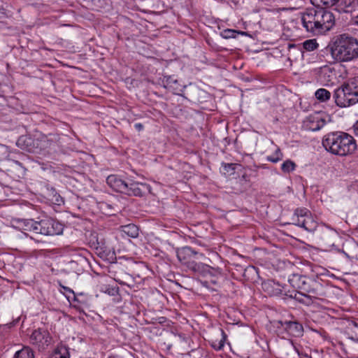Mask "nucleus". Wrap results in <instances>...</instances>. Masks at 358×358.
Masks as SVG:
<instances>
[{
	"label": "nucleus",
	"instance_id": "37",
	"mask_svg": "<svg viewBox=\"0 0 358 358\" xmlns=\"http://www.w3.org/2000/svg\"><path fill=\"white\" fill-rule=\"evenodd\" d=\"M108 358H116V357L114 356H111V357H109Z\"/></svg>",
	"mask_w": 358,
	"mask_h": 358
},
{
	"label": "nucleus",
	"instance_id": "15",
	"mask_svg": "<svg viewBox=\"0 0 358 358\" xmlns=\"http://www.w3.org/2000/svg\"><path fill=\"white\" fill-rule=\"evenodd\" d=\"M106 182L115 191L124 194L128 182L123 180L117 175H110L106 178Z\"/></svg>",
	"mask_w": 358,
	"mask_h": 358
},
{
	"label": "nucleus",
	"instance_id": "23",
	"mask_svg": "<svg viewBox=\"0 0 358 358\" xmlns=\"http://www.w3.org/2000/svg\"><path fill=\"white\" fill-rule=\"evenodd\" d=\"M344 84L355 95L357 94L356 96L358 99V77L352 78Z\"/></svg>",
	"mask_w": 358,
	"mask_h": 358
},
{
	"label": "nucleus",
	"instance_id": "6",
	"mask_svg": "<svg viewBox=\"0 0 358 358\" xmlns=\"http://www.w3.org/2000/svg\"><path fill=\"white\" fill-rule=\"evenodd\" d=\"M36 234L45 236H55L62 233L63 225L58 221L52 218H45L36 221Z\"/></svg>",
	"mask_w": 358,
	"mask_h": 358
},
{
	"label": "nucleus",
	"instance_id": "4",
	"mask_svg": "<svg viewBox=\"0 0 358 358\" xmlns=\"http://www.w3.org/2000/svg\"><path fill=\"white\" fill-rule=\"evenodd\" d=\"M177 256L182 264L194 273H203L209 268L206 264L196 262L195 259H199L197 256L202 257L203 255L199 254L190 247L183 248L178 252Z\"/></svg>",
	"mask_w": 358,
	"mask_h": 358
},
{
	"label": "nucleus",
	"instance_id": "12",
	"mask_svg": "<svg viewBox=\"0 0 358 358\" xmlns=\"http://www.w3.org/2000/svg\"><path fill=\"white\" fill-rule=\"evenodd\" d=\"M150 190V186L146 183L130 180L127 182L124 194L129 196H143L149 193Z\"/></svg>",
	"mask_w": 358,
	"mask_h": 358
},
{
	"label": "nucleus",
	"instance_id": "27",
	"mask_svg": "<svg viewBox=\"0 0 358 358\" xmlns=\"http://www.w3.org/2000/svg\"><path fill=\"white\" fill-rule=\"evenodd\" d=\"M24 229L36 234V221L34 220H26L23 222Z\"/></svg>",
	"mask_w": 358,
	"mask_h": 358
},
{
	"label": "nucleus",
	"instance_id": "22",
	"mask_svg": "<svg viewBox=\"0 0 358 358\" xmlns=\"http://www.w3.org/2000/svg\"><path fill=\"white\" fill-rule=\"evenodd\" d=\"M315 97L320 101H326L331 97V93L329 91L324 88H320L317 90L315 93Z\"/></svg>",
	"mask_w": 358,
	"mask_h": 358
},
{
	"label": "nucleus",
	"instance_id": "1",
	"mask_svg": "<svg viewBox=\"0 0 358 358\" xmlns=\"http://www.w3.org/2000/svg\"><path fill=\"white\" fill-rule=\"evenodd\" d=\"M290 285L294 289H299L294 295L289 297L306 306H311L318 300H322L324 296L323 287L320 280L314 278L293 274L289 279Z\"/></svg>",
	"mask_w": 358,
	"mask_h": 358
},
{
	"label": "nucleus",
	"instance_id": "36",
	"mask_svg": "<svg viewBox=\"0 0 358 358\" xmlns=\"http://www.w3.org/2000/svg\"><path fill=\"white\" fill-rule=\"evenodd\" d=\"M291 47H295V45H289V48H291Z\"/></svg>",
	"mask_w": 358,
	"mask_h": 358
},
{
	"label": "nucleus",
	"instance_id": "34",
	"mask_svg": "<svg viewBox=\"0 0 358 358\" xmlns=\"http://www.w3.org/2000/svg\"><path fill=\"white\" fill-rule=\"evenodd\" d=\"M353 3L358 5V0H353Z\"/></svg>",
	"mask_w": 358,
	"mask_h": 358
},
{
	"label": "nucleus",
	"instance_id": "2",
	"mask_svg": "<svg viewBox=\"0 0 358 358\" xmlns=\"http://www.w3.org/2000/svg\"><path fill=\"white\" fill-rule=\"evenodd\" d=\"M322 145L327 151L340 157L352 155L357 149L354 137L344 131H334L326 134L323 137Z\"/></svg>",
	"mask_w": 358,
	"mask_h": 358
},
{
	"label": "nucleus",
	"instance_id": "11",
	"mask_svg": "<svg viewBox=\"0 0 358 358\" xmlns=\"http://www.w3.org/2000/svg\"><path fill=\"white\" fill-rule=\"evenodd\" d=\"M30 342L38 350H43L50 344L51 337L48 330L38 328L31 334Z\"/></svg>",
	"mask_w": 358,
	"mask_h": 358
},
{
	"label": "nucleus",
	"instance_id": "32",
	"mask_svg": "<svg viewBox=\"0 0 358 358\" xmlns=\"http://www.w3.org/2000/svg\"><path fill=\"white\" fill-rule=\"evenodd\" d=\"M268 160L273 162V163H275L277 162L279 159L278 158H272V157H268Z\"/></svg>",
	"mask_w": 358,
	"mask_h": 358
},
{
	"label": "nucleus",
	"instance_id": "25",
	"mask_svg": "<svg viewBox=\"0 0 358 358\" xmlns=\"http://www.w3.org/2000/svg\"><path fill=\"white\" fill-rule=\"evenodd\" d=\"M296 168V164L290 160L287 159L283 162V164L281 166V169L284 173H290L291 171H294Z\"/></svg>",
	"mask_w": 358,
	"mask_h": 358
},
{
	"label": "nucleus",
	"instance_id": "8",
	"mask_svg": "<svg viewBox=\"0 0 358 358\" xmlns=\"http://www.w3.org/2000/svg\"><path fill=\"white\" fill-rule=\"evenodd\" d=\"M317 7L306 8L301 13V20L303 27L308 32L318 34L317 29Z\"/></svg>",
	"mask_w": 358,
	"mask_h": 358
},
{
	"label": "nucleus",
	"instance_id": "3",
	"mask_svg": "<svg viewBox=\"0 0 358 358\" xmlns=\"http://www.w3.org/2000/svg\"><path fill=\"white\" fill-rule=\"evenodd\" d=\"M332 57L339 62H349L358 58V40L346 34L338 36L331 46Z\"/></svg>",
	"mask_w": 358,
	"mask_h": 358
},
{
	"label": "nucleus",
	"instance_id": "31",
	"mask_svg": "<svg viewBox=\"0 0 358 358\" xmlns=\"http://www.w3.org/2000/svg\"><path fill=\"white\" fill-rule=\"evenodd\" d=\"M135 128L138 131H141L143 129V125L141 123H136L134 125Z\"/></svg>",
	"mask_w": 358,
	"mask_h": 358
},
{
	"label": "nucleus",
	"instance_id": "21",
	"mask_svg": "<svg viewBox=\"0 0 358 358\" xmlns=\"http://www.w3.org/2000/svg\"><path fill=\"white\" fill-rule=\"evenodd\" d=\"M13 358H34V355L30 348H24L16 352Z\"/></svg>",
	"mask_w": 358,
	"mask_h": 358
},
{
	"label": "nucleus",
	"instance_id": "7",
	"mask_svg": "<svg viewBox=\"0 0 358 358\" xmlns=\"http://www.w3.org/2000/svg\"><path fill=\"white\" fill-rule=\"evenodd\" d=\"M357 96H358L357 94ZM334 99L339 107H347L358 102V99L347 86L343 84L334 91Z\"/></svg>",
	"mask_w": 358,
	"mask_h": 358
},
{
	"label": "nucleus",
	"instance_id": "29",
	"mask_svg": "<svg viewBox=\"0 0 358 358\" xmlns=\"http://www.w3.org/2000/svg\"><path fill=\"white\" fill-rule=\"evenodd\" d=\"M235 164H224V169L227 171H229V170L234 171L235 169Z\"/></svg>",
	"mask_w": 358,
	"mask_h": 358
},
{
	"label": "nucleus",
	"instance_id": "16",
	"mask_svg": "<svg viewBox=\"0 0 358 358\" xmlns=\"http://www.w3.org/2000/svg\"><path fill=\"white\" fill-rule=\"evenodd\" d=\"M285 329L292 336H299L303 331V326L296 321H279Z\"/></svg>",
	"mask_w": 358,
	"mask_h": 358
},
{
	"label": "nucleus",
	"instance_id": "13",
	"mask_svg": "<svg viewBox=\"0 0 358 358\" xmlns=\"http://www.w3.org/2000/svg\"><path fill=\"white\" fill-rule=\"evenodd\" d=\"M326 124L325 120L320 113H314L306 117L303 127L308 130L315 131L320 130Z\"/></svg>",
	"mask_w": 358,
	"mask_h": 358
},
{
	"label": "nucleus",
	"instance_id": "17",
	"mask_svg": "<svg viewBox=\"0 0 358 358\" xmlns=\"http://www.w3.org/2000/svg\"><path fill=\"white\" fill-rule=\"evenodd\" d=\"M49 358H70L69 348L65 345H58L51 353Z\"/></svg>",
	"mask_w": 358,
	"mask_h": 358
},
{
	"label": "nucleus",
	"instance_id": "33",
	"mask_svg": "<svg viewBox=\"0 0 358 358\" xmlns=\"http://www.w3.org/2000/svg\"><path fill=\"white\" fill-rule=\"evenodd\" d=\"M209 282L210 283H213V284H215V285L218 283L217 279H213V278H212V279L210 280Z\"/></svg>",
	"mask_w": 358,
	"mask_h": 358
},
{
	"label": "nucleus",
	"instance_id": "24",
	"mask_svg": "<svg viewBox=\"0 0 358 358\" xmlns=\"http://www.w3.org/2000/svg\"><path fill=\"white\" fill-rule=\"evenodd\" d=\"M339 0H310L313 5L316 7L321 6H332L335 5Z\"/></svg>",
	"mask_w": 358,
	"mask_h": 358
},
{
	"label": "nucleus",
	"instance_id": "30",
	"mask_svg": "<svg viewBox=\"0 0 358 358\" xmlns=\"http://www.w3.org/2000/svg\"><path fill=\"white\" fill-rule=\"evenodd\" d=\"M353 130L355 135L358 136V120L353 125Z\"/></svg>",
	"mask_w": 358,
	"mask_h": 358
},
{
	"label": "nucleus",
	"instance_id": "14",
	"mask_svg": "<svg viewBox=\"0 0 358 358\" xmlns=\"http://www.w3.org/2000/svg\"><path fill=\"white\" fill-rule=\"evenodd\" d=\"M262 289L269 296H278L282 294L285 287L278 282L268 280L262 284Z\"/></svg>",
	"mask_w": 358,
	"mask_h": 358
},
{
	"label": "nucleus",
	"instance_id": "20",
	"mask_svg": "<svg viewBox=\"0 0 358 358\" xmlns=\"http://www.w3.org/2000/svg\"><path fill=\"white\" fill-rule=\"evenodd\" d=\"M346 332L350 339L358 342V324L355 322H350L346 329Z\"/></svg>",
	"mask_w": 358,
	"mask_h": 358
},
{
	"label": "nucleus",
	"instance_id": "10",
	"mask_svg": "<svg viewBox=\"0 0 358 358\" xmlns=\"http://www.w3.org/2000/svg\"><path fill=\"white\" fill-rule=\"evenodd\" d=\"M317 29L319 34L324 33L330 30L335 24L334 14L323 8L317 7Z\"/></svg>",
	"mask_w": 358,
	"mask_h": 358
},
{
	"label": "nucleus",
	"instance_id": "9",
	"mask_svg": "<svg viewBox=\"0 0 358 358\" xmlns=\"http://www.w3.org/2000/svg\"><path fill=\"white\" fill-rule=\"evenodd\" d=\"M59 138L57 135L50 134L49 136H43L41 138H37L36 141H33L31 138L27 136L20 137L17 141V144L20 145L21 142L25 143L27 148L31 151V142L33 141L34 147L38 148L39 150H44L51 146L52 143H56Z\"/></svg>",
	"mask_w": 358,
	"mask_h": 358
},
{
	"label": "nucleus",
	"instance_id": "28",
	"mask_svg": "<svg viewBox=\"0 0 358 358\" xmlns=\"http://www.w3.org/2000/svg\"><path fill=\"white\" fill-rule=\"evenodd\" d=\"M303 48L308 51H313L318 47V44L315 40H307L303 43Z\"/></svg>",
	"mask_w": 358,
	"mask_h": 358
},
{
	"label": "nucleus",
	"instance_id": "35",
	"mask_svg": "<svg viewBox=\"0 0 358 358\" xmlns=\"http://www.w3.org/2000/svg\"><path fill=\"white\" fill-rule=\"evenodd\" d=\"M356 23L358 24V15L356 17Z\"/></svg>",
	"mask_w": 358,
	"mask_h": 358
},
{
	"label": "nucleus",
	"instance_id": "18",
	"mask_svg": "<svg viewBox=\"0 0 358 358\" xmlns=\"http://www.w3.org/2000/svg\"><path fill=\"white\" fill-rule=\"evenodd\" d=\"M120 231L131 238H136L138 236V228L134 224L122 225L120 227Z\"/></svg>",
	"mask_w": 358,
	"mask_h": 358
},
{
	"label": "nucleus",
	"instance_id": "26",
	"mask_svg": "<svg viewBox=\"0 0 358 358\" xmlns=\"http://www.w3.org/2000/svg\"><path fill=\"white\" fill-rule=\"evenodd\" d=\"M239 34H243L244 32L237 31L234 29H225L221 33V36L222 38L228 39L235 38Z\"/></svg>",
	"mask_w": 358,
	"mask_h": 358
},
{
	"label": "nucleus",
	"instance_id": "19",
	"mask_svg": "<svg viewBox=\"0 0 358 358\" xmlns=\"http://www.w3.org/2000/svg\"><path fill=\"white\" fill-rule=\"evenodd\" d=\"M227 335L222 329H220L218 332V338L215 341H211L210 345L216 350L222 349L224 345Z\"/></svg>",
	"mask_w": 358,
	"mask_h": 358
},
{
	"label": "nucleus",
	"instance_id": "5",
	"mask_svg": "<svg viewBox=\"0 0 358 358\" xmlns=\"http://www.w3.org/2000/svg\"><path fill=\"white\" fill-rule=\"evenodd\" d=\"M292 224L303 227L309 232H313L317 227V222L310 212L305 208H296L292 217Z\"/></svg>",
	"mask_w": 358,
	"mask_h": 358
}]
</instances>
